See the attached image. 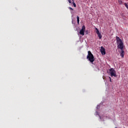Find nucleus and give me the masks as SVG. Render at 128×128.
Instances as JSON below:
<instances>
[{
    "label": "nucleus",
    "instance_id": "1a4fd4ad",
    "mask_svg": "<svg viewBox=\"0 0 128 128\" xmlns=\"http://www.w3.org/2000/svg\"><path fill=\"white\" fill-rule=\"evenodd\" d=\"M72 4L74 8H76V4L74 2V0H72Z\"/></svg>",
    "mask_w": 128,
    "mask_h": 128
},
{
    "label": "nucleus",
    "instance_id": "20e7f679",
    "mask_svg": "<svg viewBox=\"0 0 128 128\" xmlns=\"http://www.w3.org/2000/svg\"><path fill=\"white\" fill-rule=\"evenodd\" d=\"M86 31V26H82V28L80 31V34L82 36H84V32Z\"/></svg>",
    "mask_w": 128,
    "mask_h": 128
},
{
    "label": "nucleus",
    "instance_id": "ddd939ff",
    "mask_svg": "<svg viewBox=\"0 0 128 128\" xmlns=\"http://www.w3.org/2000/svg\"><path fill=\"white\" fill-rule=\"evenodd\" d=\"M109 78H110V82H112V78H110V77H109Z\"/></svg>",
    "mask_w": 128,
    "mask_h": 128
},
{
    "label": "nucleus",
    "instance_id": "4468645a",
    "mask_svg": "<svg viewBox=\"0 0 128 128\" xmlns=\"http://www.w3.org/2000/svg\"><path fill=\"white\" fill-rule=\"evenodd\" d=\"M118 2H119V4H122V1H119Z\"/></svg>",
    "mask_w": 128,
    "mask_h": 128
},
{
    "label": "nucleus",
    "instance_id": "9b49d317",
    "mask_svg": "<svg viewBox=\"0 0 128 128\" xmlns=\"http://www.w3.org/2000/svg\"><path fill=\"white\" fill-rule=\"evenodd\" d=\"M69 10H74V9L72 8V7H69L68 8Z\"/></svg>",
    "mask_w": 128,
    "mask_h": 128
},
{
    "label": "nucleus",
    "instance_id": "7ed1b4c3",
    "mask_svg": "<svg viewBox=\"0 0 128 128\" xmlns=\"http://www.w3.org/2000/svg\"><path fill=\"white\" fill-rule=\"evenodd\" d=\"M109 74L112 76H112L116 78V72L113 68H111L109 70Z\"/></svg>",
    "mask_w": 128,
    "mask_h": 128
},
{
    "label": "nucleus",
    "instance_id": "2eb2a0df",
    "mask_svg": "<svg viewBox=\"0 0 128 128\" xmlns=\"http://www.w3.org/2000/svg\"><path fill=\"white\" fill-rule=\"evenodd\" d=\"M104 80V78L103 77Z\"/></svg>",
    "mask_w": 128,
    "mask_h": 128
},
{
    "label": "nucleus",
    "instance_id": "0eeeda50",
    "mask_svg": "<svg viewBox=\"0 0 128 128\" xmlns=\"http://www.w3.org/2000/svg\"><path fill=\"white\" fill-rule=\"evenodd\" d=\"M100 52L102 54H106V49H104V46H101Z\"/></svg>",
    "mask_w": 128,
    "mask_h": 128
},
{
    "label": "nucleus",
    "instance_id": "6e6552de",
    "mask_svg": "<svg viewBox=\"0 0 128 128\" xmlns=\"http://www.w3.org/2000/svg\"><path fill=\"white\" fill-rule=\"evenodd\" d=\"M76 18H77L78 24H80V17L78 16H77Z\"/></svg>",
    "mask_w": 128,
    "mask_h": 128
},
{
    "label": "nucleus",
    "instance_id": "423d86ee",
    "mask_svg": "<svg viewBox=\"0 0 128 128\" xmlns=\"http://www.w3.org/2000/svg\"><path fill=\"white\" fill-rule=\"evenodd\" d=\"M120 50L121 51L119 52L120 56L122 58H124V48Z\"/></svg>",
    "mask_w": 128,
    "mask_h": 128
},
{
    "label": "nucleus",
    "instance_id": "f03ea898",
    "mask_svg": "<svg viewBox=\"0 0 128 128\" xmlns=\"http://www.w3.org/2000/svg\"><path fill=\"white\" fill-rule=\"evenodd\" d=\"M86 58L92 64L94 62V57L90 51H88V54L87 55Z\"/></svg>",
    "mask_w": 128,
    "mask_h": 128
},
{
    "label": "nucleus",
    "instance_id": "9d476101",
    "mask_svg": "<svg viewBox=\"0 0 128 128\" xmlns=\"http://www.w3.org/2000/svg\"><path fill=\"white\" fill-rule=\"evenodd\" d=\"M124 6H125L126 8L128 10V4L124 3Z\"/></svg>",
    "mask_w": 128,
    "mask_h": 128
},
{
    "label": "nucleus",
    "instance_id": "f8f14e48",
    "mask_svg": "<svg viewBox=\"0 0 128 128\" xmlns=\"http://www.w3.org/2000/svg\"><path fill=\"white\" fill-rule=\"evenodd\" d=\"M68 2H69V4H72V0H68Z\"/></svg>",
    "mask_w": 128,
    "mask_h": 128
},
{
    "label": "nucleus",
    "instance_id": "39448f33",
    "mask_svg": "<svg viewBox=\"0 0 128 128\" xmlns=\"http://www.w3.org/2000/svg\"><path fill=\"white\" fill-rule=\"evenodd\" d=\"M95 30H96V34H98L99 40H102V34L100 32V31L98 28H95Z\"/></svg>",
    "mask_w": 128,
    "mask_h": 128
},
{
    "label": "nucleus",
    "instance_id": "f257e3e1",
    "mask_svg": "<svg viewBox=\"0 0 128 128\" xmlns=\"http://www.w3.org/2000/svg\"><path fill=\"white\" fill-rule=\"evenodd\" d=\"M116 42L118 44V48L122 50V48H124V42H122V40L118 36H116Z\"/></svg>",
    "mask_w": 128,
    "mask_h": 128
}]
</instances>
